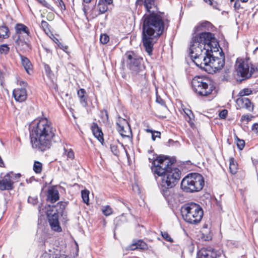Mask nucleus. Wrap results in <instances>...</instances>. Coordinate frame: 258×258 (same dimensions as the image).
Segmentation results:
<instances>
[{
  "label": "nucleus",
  "instance_id": "35",
  "mask_svg": "<svg viewBox=\"0 0 258 258\" xmlns=\"http://www.w3.org/2000/svg\"><path fill=\"white\" fill-rule=\"evenodd\" d=\"M10 50V48L7 44H2L0 46V53L7 54Z\"/></svg>",
  "mask_w": 258,
  "mask_h": 258
},
{
  "label": "nucleus",
  "instance_id": "33",
  "mask_svg": "<svg viewBox=\"0 0 258 258\" xmlns=\"http://www.w3.org/2000/svg\"><path fill=\"white\" fill-rule=\"evenodd\" d=\"M110 150L112 153L115 156H118L119 154V151L118 149V147L116 145L111 144L110 145Z\"/></svg>",
  "mask_w": 258,
  "mask_h": 258
},
{
  "label": "nucleus",
  "instance_id": "52",
  "mask_svg": "<svg viewBox=\"0 0 258 258\" xmlns=\"http://www.w3.org/2000/svg\"><path fill=\"white\" fill-rule=\"evenodd\" d=\"M156 101L162 105H164L165 104L164 101L160 97H157Z\"/></svg>",
  "mask_w": 258,
  "mask_h": 258
},
{
  "label": "nucleus",
  "instance_id": "15",
  "mask_svg": "<svg viewBox=\"0 0 258 258\" xmlns=\"http://www.w3.org/2000/svg\"><path fill=\"white\" fill-rule=\"evenodd\" d=\"M136 5H144L147 12L149 14H157L160 12L158 11L157 5L155 0H137Z\"/></svg>",
  "mask_w": 258,
  "mask_h": 258
},
{
  "label": "nucleus",
  "instance_id": "54",
  "mask_svg": "<svg viewBox=\"0 0 258 258\" xmlns=\"http://www.w3.org/2000/svg\"><path fill=\"white\" fill-rule=\"evenodd\" d=\"M4 165V163L3 162V161L2 159V158L0 157V167H3Z\"/></svg>",
  "mask_w": 258,
  "mask_h": 258
},
{
  "label": "nucleus",
  "instance_id": "44",
  "mask_svg": "<svg viewBox=\"0 0 258 258\" xmlns=\"http://www.w3.org/2000/svg\"><path fill=\"white\" fill-rule=\"evenodd\" d=\"M227 110L226 109H224L220 112L219 115L221 118L224 119L226 118L227 115Z\"/></svg>",
  "mask_w": 258,
  "mask_h": 258
},
{
  "label": "nucleus",
  "instance_id": "36",
  "mask_svg": "<svg viewBox=\"0 0 258 258\" xmlns=\"http://www.w3.org/2000/svg\"><path fill=\"white\" fill-rule=\"evenodd\" d=\"M100 116L103 121H107L108 120V114L107 110H103L100 111Z\"/></svg>",
  "mask_w": 258,
  "mask_h": 258
},
{
  "label": "nucleus",
  "instance_id": "58",
  "mask_svg": "<svg viewBox=\"0 0 258 258\" xmlns=\"http://www.w3.org/2000/svg\"><path fill=\"white\" fill-rule=\"evenodd\" d=\"M234 7H235V8H238L239 7V5L238 6V5H237V1H236L235 3Z\"/></svg>",
  "mask_w": 258,
  "mask_h": 258
},
{
  "label": "nucleus",
  "instance_id": "49",
  "mask_svg": "<svg viewBox=\"0 0 258 258\" xmlns=\"http://www.w3.org/2000/svg\"><path fill=\"white\" fill-rule=\"evenodd\" d=\"M58 46L62 50H63L65 52H67V50H68V46L67 45H64L63 44H62L60 42H59V43H58Z\"/></svg>",
  "mask_w": 258,
  "mask_h": 258
},
{
  "label": "nucleus",
  "instance_id": "63",
  "mask_svg": "<svg viewBox=\"0 0 258 258\" xmlns=\"http://www.w3.org/2000/svg\"><path fill=\"white\" fill-rule=\"evenodd\" d=\"M257 49H258L257 47L256 48H255V51Z\"/></svg>",
  "mask_w": 258,
  "mask_h": 258
},
{
  "label": "nucleus",
  "instance_id": "57",
  "mask_svg": "<svg viewBox=\"0 0 258 258\" xmlns=\"http://www.w3.org/2000/svg\"><path fill=\"white\" fill-rule=\"evenodd\" d=\"M92 0H83V2L84 3H86L87 4L90 3L91 2Z\"/></svg>",
  "mask_w": 258,
  "mask_h": 258
},
{
  "label": "nucleus",
  "instance_id": "26",
  "mask_svg": "<svg viewBox=\"0 0 258 258\" xmlns=\"http://www.w3.org/2000/svg\"><path fill=\"white\" fill-rule=\"evenodd\" d=\"M9 29L6 26H0V40L7 38L9 36Z\"/></svg>",
  "mask_w": 258,
  "mask_h": 258
},
{
  "label": "nucleus",
  "instance_id": "8",
  "mask_svg": "<svg viewBox=\"0 0 258 258\" xmlns=\"http://www.w3.org/2000/svg\"><path fill=\"white\" fill-rule=\"evenodd\" d=\"M225 64V58L221 57H214L212 53L207 56L205 61L203 62V66L200 68L205 70L209 73H212L221 70Z\"/></svg>",
  "mask_w": 258,
  "mask_h": 258
},
{
  "label": "nucleus",
  "instance_id": "56",
  "mask_svg": "<svg viewBox=\"0 0 258 258\" xmlns=\"http://www.w3.org/2000/svg\"><path fill=\"white\" fill-rule=\"evenodd\" d=\"M146 131L147 132L151 133L152 134L154 132V131H153L152 130H150V129H146Z\"/></svg>",
  "mask_w": 258,
  "mask_h": 258
},
{
  "label": "nucleus",
  "instance_id": "14",
  "mask_svg": "<svg viewBox=\"0 0 258 258\" xmlns=\"http://www.w3.org/2000/svg\"><path fill=\"white\" fill-rule=\"evenodd\" d=\"M222 254L220 250H215L212 247L202 248L197 253V258H216Z\"/></svg>",
  "mask_w": 258,
  "mask_h": 258
},
{
  "label": "nucleus",
  "instance_id": "5",
  "mask_svg": "<svg viewBox=\"0 0 258 258\" xmlns=\"http://www.w3.org/2000/svg\"><path fill=\"white\" fill-rule=\"evenodd\" d=\"M191 87L193 91L199 96L213 97L215 95L214 82L208 78L195 77L191 81Z\"/></svg>",
  "mask_w": 258,
  "mask_h": 258
},
{
  "label": "nucleus",
  "instance_id": "7",
  "mask_svg": "<svg viewBox=\"0 0 258 258\" xmlns=\"http://www.w3.org/2000/svg\"><path fill=\"white\" fill-rule=\"evenodd\" d=\"M204 184V179L201 174L192 173L182 179L181 182V188L184 191L194 192L202 190Z\"/></svg>",
  "mask_w": 258,
  "mask_h": 258
},
{
  "label": "nucleus",
  "instance_id": "21",
  "mask_svg": "<svg viewBox=\"0 0 258 258\" xmlns=\"http://www.w3.org/2000/svg\"><path fill=\"white\" fill-rule=\"evenodd\" d=\"M15 29L17 34H22L24 33L28 36L30 35V31L29 28L23 24H17L15 26Z\"/></svg>",
  "mask_w": 258,
  "mask_h": 258
},
{
  "label": "nucleus",
  "instance_id": "55",
  "mask_svg": "<svg viewBox=\"0 0 258 258\" xmlns=\"http://www.w3.org/2000/svg\"><path fill=\"white\" fill-rule=\"evenodd\" d=\"M204 1L206 3L209 2V4L210 5H212V0H204Z\"/></svg>",
  "mask_w": 258,
  "mask_h": 258
},
{
  "label": "nucleus",
  "instance_id": "30",
  "mask_svg": "<svg viewBox=\"0 0 258 258\" xmlns=\"http://www.w3.org/2000/svg\"><path fill=\"white\" fill-rule=\"evenodd\" d=\"M102 211L103 214L106 216L110 215L113 212L112 208L108 205L103 207Z\"/></svg>",
  "mask_w": 258,
  "mask_h": 258
},
{
  "label": "nucleus",
  "instance_id": "53",
  "mask_svg": "<svg viewBox=\"0 0 258 258\" xmlns=\"http://www.w3.org/2000/svg\"><path fill=\"white\" fill-rule=\"evenodd\" d=\"M53 41L58 45V43H59V42H60L58 40V39L55 37H54V38L53 39Z\"/></svg>",
  "mask_w": 258,
  "mask_h": 258
},
{
  "label": "nucleus",
  "instance_id": "2",
  "mask_svg": "<svg viewBox=\"0 0 258 258\" xmlns=\"http://www.w3.org/2000/svg\"><path fill=\"white\" fill-rule=\"evenodd\" d=\"M210 23L205 22L197 26L192 35L189 45V56L198 67L203 66L207 56L213 53L212 49L216 47L218 42L214 34L204 31Z\"/></svg>",
  "mask_w": 258,
  "mask_h": 258
},
{
  "label": "nucleus",
  "instance_id": "17",
  "mask_svg": "<svg viewBox=\"0 0 258 258\" xmlns=\"http://www.w3.org/2000/svg\"><path fill=\"white\" fill-rule=\"evenodd\" d=\"M42 258H68L66 255L60 254V251L54 248L44 252Z\"/></svg>",
  "mask_w": 258,
  "mask_h": 258
},
{
  "label": "nucleus",
  "instance_id": "62",
  "mask_svg": "<svg viewBox=\"0 0 258 258\" xmlns=\"http://www.w3.org/2000/svg\"><path fill=\"white\" fill-rule=\"evenodd\" d=\"M83 11L85 13H86V8L85 7H84L83 8Z\"/></svg>",
  "mask_w": 258,
  "mask_h": 258
},
{
  "label": "nucleus",
  "instance_id": "46",
  "mask_svg": "<svg viewBox=\"0 0 258 258\" xmlns=\"http://www.w3.org/2000/svg\"><path fill=\"white\" fill-rule=\"evenodd\" d=\"M40 2L44 7L49 9L52 10V7L46 1H45V0H42V1Z\"/></svg>",
  "mask_w": 258,
  "mask_h": 258
},
{
  "label": "nucleus",
  "instance_id": "61",
  "mask_svg": "<svg viewBox=\"0 0 258 258\" xmlns=\"http://www.w3.org/2000/svg\"><path fill=\"white\" fill-rule=\"evenodd\" d=\"M38 209L39 210V212L40 213H41V207L40 206H38Z\"/></svg>",
  "mask_w": 258,
  "mask_h": 258
},
{
  "label": "nucleus",
  "instance_id": "13",
  "mask_svg": "<svg viewBox=\"0 0 258 258\" xmlns=\"http://www.w3.org/2000/svg\"><path fill=\"white\" fill-rule=\"evenodd\" d=\"M116 125L117 130L122 137H128L131 135V129L126 119L119 117L117 120Z\"/></svg>",
  "mask_w": 258,
  "mask_h": 258
},
{
  "label": "nucleus",
  "instance_id": "11",
  "mask_svg": "<svg viewBox=\"0 0 258 258\" xmlns=\"http://www.w3.org/2000/svg\"><path fill=\"white\" fill-rule=\"evenodd\" d=\"M46 214L51 228L55 231H61V227L58 222V214L56 208L54 206H49Z\"/></svg>",
  "mask_w": 258,
  "mask_h": 258
},
{
  "label": "nucleus",
  "instance_id": "3",
  "mask_svg": "<svg viewBox=\"0 0 258 258\" xmlns=\"http://www.w3.org/2000/svg\"><path fill=\"white\" fill-rule=\"evenodd\" d=\"M142 40L149 55L153 54V46L159 37L167 29L168 20L164 13L145 15L143 18Z\"/></svg>",
  "mask_w": 258,
  "mask_h": 258
},
{
  "label": "nucleus",
  "instance_id": "1",
  "mask_svg": "<svg viewBox=\"0 0 258 258\" xmlns=\"http://www.w3.org/2000/svg\"><path fill=\"white\" fill-rule=\"evenodd\" d=\"M149 160L152 162L151 170L161 194L168 204H173L176 197L173 188L180 178L181 171L173 166L174 160L166 156L160 155Z\"/></svg>",
  "mask_w": 258,
  "mask_h": 258
},
{
  "label": "nucleus",
  "instance_id": "39",
  "mask_svg": "<svg viewBox=\"0 0 258 258\" xmlns=\"http://www.w3.org/2000/svg\"><path fill=\"white\" fill-rule=\"evenodd\" d=\"M48 26V23L47 22L43 20L41 21V27L45 32H47V31L49 30Z\"/></svg>",
  "mask_w": 258,
  "mask_h": 258
},
{
  "label": "nucleus",
  "instance_id": "42",
  "mask_svg": "<svg viewBox=\"0 0 258 258\" xmlns=\"http://www.w3.org/2000/svg\"><path fill=\"white\" fill-rule=\"evenodd\" d=\"M183 112L188 116L189 120H191L194 117V114L190 110L185 108L183 109Z\"/></svg>",
  "mask_w": 258,
  "mask_h": 258
},
{
  "label": "nucleus",
  "instance_id": "37",
  "mask_svg": "<svg viewBox=\"0 0 258 258\" xmlns=\"http://www.w3.org/2000/svg\"><path fill=\"white\" fill-rule=\"evenodd\" d=\"M28 202L33 205H35L38 203V199L36 196H29L28 198Z\"/></svg>",
  "mask_w": 258,
  "mask_h": 258
},
{
  "label": "nucleus",
  "instance_id": "23",
  "mask_svg": "<svg viewBox=\"0 0 258 258\" xmlns=\"http://www.w3.org/2000/svg\"><path fill=\"white\" fill-rule=\"evenodd\" d=\"M59 199V195L57 190H49L47 196V200L53 203L57 201Z\"/></svg>",
  "mask_w": 258,
  "mask_h": 258
},
{
  "label": "nucleus",
  "instance_id": "28",
  "mask_svg": "<svg viewBox=\"0 0 258 258\" xmlns=\"http://www.w3.org/2000/svg\"><path fill=\"white\" fill-rule=\"evenodd\" d=\"M42 165L39 161H35L33 165V170L36 173H40L42 171Z\"/></svg>",
  "mask_w": 258,
  "mask_h": 258
},
{
  "label": "nucleus",
  "instance_id": "47",
  "mask_svg": "<svg viewBox=\"0 0 258 258\" xmlns=\"http://www.w3.org/2000/svg\"><path fill=\"white\" fill-rule=\"evenodd\" d=\"M251 130L255 134L258 135V123H255L253 124Z\"/></svg>",
  "mask_w": 258,
  "mask_h": 258
},
{
  "label": "nucleus",
  "instance_id": "59",
  "mask_svg": "<svg viewBox=\"0 0 258 258\" xmlns=\"http://www.w3.org/2000/svg\"><path fill=\"white\" fill-rule=\"evenodd\" d=\"M237 1H240L242 3H245V2H247L248 1V0H237Z\"/></svg>",
  "mask_w": 258,
  "mask_h": 258
},
{
  "label": "nucleus",
  "instance_id": "32",
  "mask_svg": "<svg viewBox=\"0 0 258 258\" xmlns=\"http://www.w3.org/2000/svg\"><path fill=\"white\" fill-rule=\"evenodd\" d=\"M109 37L106 34H103L100 35V41L102 44H105L108 42Z\"/></svg>",
  "mask_w": 258,
  "mask_h": 258
},
{
  "label": "nucleus",
  "instance_id": "51",
  "mask_svg": "<svg viewBox=\"0 0 258 258\" xmlns=\"http://www.w3.org/2000/svg\"><path fill=\"white\" fill-rule=\"evenodd\" d=\"M44 69L47 74H50L51 72V69L49 65L45 64L44 65Z\"/></svg>",
  "mask_w": 258,
  "mask_h": 258
},
{
  "label": "nucleus",
  "instance_id": "38",
  "mask_svg": "<svg viewBox=\"0 0 258 258\" xmlns=\"http://www.w3.org/2000/svg\"><path fill=\"white\" fill-rule=\"evenodd\" d=\"M55 4L61 10L65 9V6L62 0H53Z\"/></svg>",
  "mask_w": 258,
  "mask_h": 258
},
{
  "label": "nucleus",
  "instance_id": "22",
  "mask_svg": "<svg viewBox=\"0 0 258 258\" xmlns=\"http://www.w3.org/2000/svg\"><path fill=\"white\" fill-rule=\"evenodd\" d=\"M78 96L80 100V103L84 107L87 106V98L85 96L86 91L84 89H80L78 91Z\"/></svg>",
  "mask_w": 258,
  "mask_h": 258
},
{
  "label": "nucleus",
  "instance_id": "12",
  "mask_svg": "<svg viewBox=\"0 0 258 258\" xmlns=\"http://www.w3.org/2000/svg\"><path fill=\"white\" fill-rule=\"evenodd\" d=\"M249 67L247 61L239 58L237 59L235 65L237 75L243 79H248L251 77Z\"/></svg>",
  "mask_w": 258,
  "mask_h": 258
},
{
  "label": "nucleus",
  "instance_id": "6",
  "mask_svg": "<svg viewBox=\"0 0 258 258\" xmlns=\"http://www.w3.org/2000/svg\"><path fill=\"white\" fill-rule=\"evenodd\" d=\"M181 213L185 221L194 224L199 223L203 216V210L201 207L192 202L183 205L181 208Z\"/></svg>",
  "mask_w": 258,
  "mask_h": 258
},
{
  "label": "nucleus",
  "instance_id": "60",
  "mask_svg": "<svg viewBox=\"0 0 258 258\" xmlns=\"http://www.w3.org/2000/svg\"><path fill=\"white\" fill-rule=\"evenodd\" d=\"M60 206L62 207V208H61L62 209H64V208H65V205L64 204H61L60 205Z\"/></svg>",
  "mask_w": 258,
  "mask_h": 258
},
{
  "label": "nucleus",
  "instance_id": "64",
  "mask_svg": "<svg viewBox=\"0 0 258 258\" xmlns=\"http://www.w3.org/2000/svg\"><path fill=\"white\" fill-rule=\"evenodd\" d=\"M234 0H230L231 2H233L234 1Z\"/></svg>",
  "mask_w": 258,
  "mask_h": 258
},
{
  "label": "nucleus",
  "instance_id": "29",
  "mask_svg": "<svg viewBox=\"0 0 258 258\" xmlns=\"http://www.w3.org/2000/svg\"><path fill=\"white\" fill-rule=\"evenodd\" d=\"M89 191L88 190H83L81 192L82 198L83 202L86 204H89Z\"/></svg>",
  "mask_w": 258,
  "mask_h": 258
},
{
  "label": "nucleus",
  "instance_id": "4",
  "mask_svg": "<svg viewBox=\"0 0 258 258\" xmlns=\"http://www.w3.org/2000/svg\"><path fill=\"white\" fill-rule=\"evenodd\" d=\"M56 130L46 117L34 120L30 125V139L32 148L44 152L50 148Z\"/></svg>",
  "mask_w": 258,
  "mask_h": 258
},
{
  "label": "nucleus",
  "instance_id": "43",
  "mask_svg": "<svg viewBox=\"0 0 258 258\" xmlns=\"http://www.w3.org/2000/svg\"><path fill=\"white\" fill-rule=\"evenodd\" d=\"M162 236L164 239H165L166 241L172 242V239L169 236V235L166 232H162Z\"/></svg>",
  "mask_w": 258,
  "mask_h": 258
},
{
  "label": "nucleus",
  "instance_id": "20",
  "mask_svg": "<svg viewBox=\"0 0 258 258\" xmlns=\"http://www.w3.org/2000/svg\"><path fill=\"white\" fill-rule=\"evenodd\" d=\"M237 103L242 107H244L250 111L252 109L250 101L247 98H239L237 99Z\"/></svg>",
  "mask_w": 258,
  "mask_h": 258
},
{
  "label": "nucleus",
  "instance_id": "19",
  "mask_svg": "<svg viewBox=\"0 0 258 258\" xmlns=\"http://www.w3.org/2000/svg\"><path fill=\"white\" fill-rule=\"evenodd\" d=\"M91 130L95 137L97 138L99 142L102 143L104 141V139L103 137V134L101 129L96 123H94L91 126Z\"/></svg>",
  "mask_w": 258,
  "mask_h": 258
},
{
  "label": "nucleus",
  "instance_id": "18",
  "mask_svg": "<svg viewBox=\"0 0 258 258\" xmlns=\"http://www.w3.org/2000/svg\"><path fill=\"white\" fill-rule=\"evenodd\" d=\"M20 57L22 66L28 74H31L33 72V65L30 60L27 57L21 54H20Z\"/></svg>",
  "mask_w": 258,
  "mask_h": 258
},
{
  "label": "nucleus",
  "instance_id": "45",
  "mask_svg": "<svg viewBox=\"0 0 258 258\" xmlns=\"http://www.w3.org/2000/svg\"><path fill=\"white\" fill-rule=\"evenodd\" d=\"M160 132H154L153 133H152V139L153 141H155L156 138L158 137V138H160Z\"/></svg>",
  "mask_w": 258,
  "mask_h": 258
},
{
  "label": "nucleus",
  "instance_id": "48",
  "mask_svg": "<svg viewBox=\"0 0 258 258\" xmlns=\"http://www.w3.org/2000/svg\"><path fill=\"white\" fill-rule=\"evenodd\" d=\"M67 156L68 158L73 159L74 158V153L72 149H70L69 151L68 152Z\"/></svg>",
  "mask_w": 258,
  "mask_h": 258
},
{
  "label": "nucleus",
  "instance_id": "31",
  "mask_svg": "<svg viewBox=\"0 0 258 258\" xmlns=\"http://www.w3.org/2000/svg\"><path fill=\"white\" fill-rule=\"evenodd\" d=\"M252 91L249 88H244L240 90L238 93V96L243 97L244 96H247L251 94Z\"/></svg>",
  "mask_w": 258,
  "mask_h": 258
},
{
  "label": "nucleus",
  "instance_id": "24",
  "mask_svg": "<svg viewBox=\"0 0 258 258\" xmlns=\"http://www.w3.org/2000/svg\"><path fill=\"white\" fill-rule=\"evenodd\" d=\"M146 244L144 242L139 240L137 242L134 243L130 245L128 249L134 250L138 248L145 249L146 248Z\"/></svg>",
  "mask_w": 258,
  "mask_h": 258
},
{
  "label": "nucleus",
  "instance_id": "34",
  "mask_svg": "<svg viewBox=\"0 0 258 258\" xmlns=\"http://www.w3.org/2000/svg\"><path fill=\"white\" fill-rule=\"evenodd\" d=\"M250 72L251 76L252 74H255V76L258 75V65L257 64H250Z\"/></svg>",
  "mask_w": 258,
  "mask_h": 258
},
{
  "label": "nucleus",
  "instance_id": "9",
  "mask_svg": "<svg viewBox=\"0 0 258 258\" xmlns=\"http://www.w3.org/2000/svg\"><path fill=\"white\" fill-rule=\"evenodd\" d=\"M127 58V67L133 74H137L144 71V67L142 64L143 59L137 56L133 52H128L125 54Z\"/></svg>",
  "mask_w": 258,
  "mask_h": 258
},
{
  "label": "nucleus",
  "instance_id": "50",
  "mask_svg": "<svg viewBox=\"0 0 258 258\" xmlns=\"http://www.w3.org/2000/svg\"><path fill=\"white\" fill-rule=\"evenodd\" d=\"M19 84L20 85V86H21L22 87L21 88H25V87H26L28 85L26 81H24L23 80L19 81Z\"/></svg>",
  "mask_w": 258,
  "mask_h": 258
},
{
  "label": "nucleus",
  "instance_id": "25",
  "mask_svg": "<svg viewBox=\"0 0 258 258\" xmlns=\"http://www.w3.org/2000/svg\"><path fill=\"white\" fill-rule=\"evenodd\" d=\"M111 4L107 3L103 0H99L98 4L99 11L101 14L105 13L108 10V5Z\"/></svg>",
  "mask_w": 258,
  "mask_h": 258
},
{
  "label": "nucleus",
  "instance_id": "41",
  "mask_svg": "<svg viewBox=\"0 0 258 258\" xmlns=\"http://www.w3.org/2000/svg\"><path fill=\"white\" fill-rule=\"evenodd\" d=\"M237 145L240 150H242L245 146L244 141L237 138Z\"/></svg>",
  "mask_w": 258,
  "mask_h": 258
},
{
  "label": "nucleus",
  "instance_id": "16",
  "mask_svg": "<svg viewBox=\"0 0 258 258\" xmlns=\"http://www.w3.org/2000/svg\"><path fill=\"white\" fill-rule=\"evenodd\" d=\"M13 95L16 101L22 102L27 98V91L26 88H21L15 89L13 92Z\"/></svg>",
  "mask_w": 258,
  "mask_h": 258
},
{
  "label": "nucleus",
  "instance_id": "27",
  "mask_svg": "<svg viewBox=\"0 0 258 258\" xmlns=\"http://www.w3.org/2000/svg\"><path fill=\"white\" fill-rule=\"evenodd\" d=\"M229 170L230 172L234 174H235L237 170V164L233 158H231L229 162Z\"/></svg>",
  "mask_w": 258,
  "mask_h": 258
},
{
  "label": "nucleus",
  "instance_id": "40",
  "mask_svg": "<svg viewBox=\"0 0 258 258\" xmlns=\"http://www.w3.org/2000/svg\"><path fill=\"white\" fill-rule=\"evenodd\" d=\"M252 116L249 114L243 115L241 117V120L243 122L246 121V123L251 120Z\"/></svg>",
  "mask_w": 258,
  "mask_h": 258
},
{
  "label": "nucleus",
  "instance_id": "10",
  "mask_svg": "<svg viewBox=\"0 0 258 258\" xmlns=\"http://www.w3.org/2000/svg\"><path fill=\"white\" fill-rule=\"evenodd\" d=\"M20 173H14L13 172L7 173L2 179H0V190H11L14 188V184L18 181L20 178Z\"/></svg>",
  "mask_w": 258,
  "mask_h": 258
}]
</instances>
